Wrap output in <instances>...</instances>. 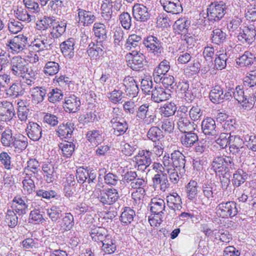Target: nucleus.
I'll return each mask as SVG.
<instances>
[{
  "mask_svg": "<svg viewBox=\"0 0 256 256\" xmlns=\"http://www.w3.org/2000/svg\"><path fill=\"white\" fill-rule=\"evenodd\" d=\"M160 3L168 12L177 14L182 10L178 0H160Z\"/></svg>",
  "mask_w": 256,
  "mask_h": 256,
  "instance_id": "26",
  "label": "nucleus"
},
{
  "mask_svg": "<svg viewBox=\"0 0 256 256\" xmlns=\"http://www.w3.org/2000/svg\"><path fill=\"white\" fill-rule=\"evenodd\" d=\"M127 96L136 97L138 92V88L134 78L132 76H126L123 80V85Z\"/></svg>",
  "mask_w": 256,
  "mask_h": 256,
  "instance_id": "20",
  "label": "nucleus"
},
{
  "mask_svg": "<svg viewBox=\"0 0 256 256\" xmlns=\"http://www.w3.org/2000/svg\"><path fill=\"white\" fill-rule=\"evenodd\" d=\"M170 68V62L164 60L160 62L159 65L155 68L153 72L154 80L156 83H160L161 79L166 76Z\"/></svg>",
  "mask_w": 256,
  "mask_h": 256,
  "instance_id": "27",
  "label": "nucleus"
},
{
  "mask_svg": "<svg viewBox=\"0 0 256 256\" xmlns=\"http://www.w3.org/2000/svg\"><path fill=\"white\" fill-rule=\"evenodd\" d=\"M86 138L92 144L97 146L104 140V136L102 130L95 129L88 130Z\"/></svg>",
  "mask_w": 256,
  "mask_h": 256,
  "instance_id": "38",
  "label": "nucleus"
},
{
  "mask_svg": "<svg viewBox=\"0 0 256 256\" xmlns=\"http://www.w3.org/2000/svg\"><path fill=\"white\" fill-rule=\"evenodd\" d=\"M56 21V20L53 16H44L38 22L36 26L40 30H46L48 28L50 30Z\"/></svg>",
  "mask_w": 256,
  "mask_h": 256,
  "instance_id": "57",
  "label": "nucleus"
},
{
  "mask_svg": "<svg viewBox=\"0 0 256 256\" xmlns=\"http://www.w3.org/2000/svg\"><path fill=\"white\" fill-rule=\"evenodd\" d=\"M172 168L176 169L181 174L185 172V156L178 150H175L171 154Z\"/></svg>",
  "mask_w": 256,
  "mask_h": 256,
  "instance_id": "18",
  "label": "nucleus"
},
{
  "mask_svg": "<svg viewBox=\"0 0 256 256\" xmlns=\"http://www.w3.org/2000/svg\"><path fill=\"white\" fill-rule=\"evenodd\" d=\"M244 86L254 90L256 89V69L248 72L244 78Z\"/></svg>",
  "mask_w": 256,
  "mask_h": 256,
  "instance_id": "53",
  "label": "nucleus"
},
{
  "mask_svg": "<svg viewBox=\"0 0 256 256\" xmlns=\"http://www.w3.org/2000/svg\"><path fill=\"white\" fill-rule=\"evenodd\" d=\"M110 125L114 130V134L117 136L123 135L128 128V124L125 119L110 124Z\"/></svg>",
  "mask_w": 256,
  "mask_h": 256,
  "instance_id": "49",
  "label": "nucleus"
},
{
  "mask_svg": "<svg viewBox=\"0 0 256 256\" xmlns=\"http://www.w3.org/2000/svg\"><path fill=\"white\" fill-rule=\"evenodd\" d=\"M136 216L134 211L130 207H125L121 214L120 220L124 225L130 224Z\"/></svg>",
  "mask_w": 256,
  "mask_h": 256,
  "instance_id": "51",
  "label": "nucleus"
},
{
  "mask_svg": "<svg viewBox=\"0 0 256 256\" xmlns=\"http://www.w3.org/2000/svg\"><path fill=\"white\" fill-rule=\"evenodd\" d=\"M150 210L152 213L156 215H162L165 210L166 204L164 200L154 198L151 200Z\"/></svg>",
  "mask_w": 256,
  "mask_h": 256,
  "instance_id": "35",
  "label": "nucleus"
},
{
  "mask_svg": "<svg viewBox=\"0 0 256 256\" xmlns=\"http://www.w3.org/2000/svg\"><path fill=\"white\" fill-rule=\"evenodd\" d=\"M60 202H56L50 208L46 210V214L50 220L56 222L62 216V212L64 211L66 206L62 199Z\"/></svg>",
  "mask_w": 256,
  "mask_h": 256,
  "instance_id": "14",
  "label": "nucleus"
},
{
  "mask_svg": "<svg viewBox=\"0 0 256 256\" xmlns=\"http://www.w3.org/2000/svg\"><path fill=\"white\" fill-rule=\"evenodd\" d=\"M119 21L122 28L126 30H130L132 26V18L128 12H124L119 15Z\"/></svg>",
  "mask_w": 256,
  "mask_h": 256,
  "instance_id": "59",
  "label": "nucleus"
},
{
  "mask_svg": "<svg viewBox=\"0 0 256 256\" xmlns=\"http://www.w3.org/2000/svg\"><path fill=\"white\" fill-rule=\"evenodd\" d=\"M162 132L157 126H152L148 130L147 136L148 138L156 142L160 141V140L163 138Z\"/></svg>",
  "mask_w": 256,
  "mask_h": 256,
  "instance_id": "62",
  "label": "nucleus"
},
{
  "mask_svg": "<svg viewBox=\"0 0 256 256\" xmlns=\"http://www.w3.org/2000/svg\"><path fill=\"white\" fill-rule=\"evenodd\" d=\"M142 44L148 52L154 58H160L164 52L163 44L154 35H148L142 40Z\"/></svg>",
  "mask_w": 256,
  "mask_h": 256,
  "instance_id": "3",
  "label": "nucleus"
},
{
  "mask_svg": "<svg viewBox=\"0 0 256 256\" xmlns=\"http://www.w3.org/2000/svg\"><path fill=\"white\" fill-rule=\"evenodd\" d=\"M226 11V5L224 2L212 4L207 8L206 17L210 22L214 24L219 22L224 16Z\"/></svg>",
  "mask_w": 256,
  "mask_h": 256,
  "instance_id": "4",
  "label": "nucleus"
},
{
  "mask_svg": "<svg viewBox=\"0 0 256 256\" xmlns=\"http://www.w3.org/2000/svg\"><path fill=\"white\" fill-rule=\"evenodd\" d=\"M42 168L44 180L48 183L53 182L56 178L54 166L50 163L44 164Z\"/></svg>",
  "mask_w": 256,
  "mask_h": 256,
  "instance_id": "40",
  "label": "nucleus"
},
{
  "mask_svg": "<svg viewBox=\"0 0 256 256\" xmlns=\"http://www.w3.org/2000/svg\"><path fill=\"white\" fill-rule=\"evenodd\" d=\"M74 224V218L70 212L65 213L62 220L59 221V225L62 231L70 230Z\"/></svg>",
  "mask_w": 256,
  "mask_h": 256,
  "instance_id": "39",
  "label": "nucleus"
},
{
  "mask_svg": "<svg viewBox=\"0 0 256 256\" xmlns=\"http://www.w3.org/2000/svg\"><path fill=\"white\" fill-rule=\"evenodd\" d=\"M142 40V37L136 34L130 35L124 44V50L132 51V50L140 52V46Z\"/></svg>",
  "mask_w": 256,
  "mask_h": 256,
  "instance_id": "30",
  "label": "nucleus"
},
{
  "mask_svg": "<svg viewBox=\"0 0 256 256\" xmlns=\"http://www.w3.org/2000/svg\"><path fill=\"white\" fill-rule=\"evenodd\" d=\"M177 124L179 130L182 133L192 131L195 129L194 123L191 122L188 117L184 118L182 116L181 118H179Z\"/></svg>",
  "mask_w": 256,
  "mask_h": 256,
  "instance_id": "50",
  "label": "nucleus"
},
{
  "mask_svg": "<svg viewBox=\"0 0 256 256\" xmlns=\"http://www.w3.org/2000/svg\"><path fill=\"white\" fill-rule=\"evenodd\" d=\"M112 0H103L100 7L102 16L106 20L109 21L112 14Z\"/></svg>",
  "mask_w": 256,
  "mask_h": 256,
  "instance_id": "42",
  "label": "nucleus"
},
{
  "mask_svg": "<svg viewBox=\"0 0 256 256\" xmlns=\"http://www.w3.org/2000/svg\"><path fill=\"white\" fill-rule=\"evenodd\" d=\"M177 107L174 103L166 102L160 108L161 114L164 117L171 116L175 114Z\"/></svg>",
  "mask_w": 256,
  "mask_h": 256,
  "instance_id": "55",
  "label": "nucleus"
},
{
  "mask_svg": "<svg viewBox=\"0 0 256 256\" xmlns=\"http://www.w3.org/2000/svg\"><path fill=\"white\" fill-rule=\"evenodd\" d=\"M77 11L78 22L83 26H88L96 20V17L92 12L87 11L82 8H78Z\"/></svg>",
  "mask_w": 256,
  "mask_h": 256,
  "instance_id": "28",
  "label": "nucleus"
},
{
  "mask_svg": "<svg viewBox=\"0 0 256 256\" xmlns=\"http://www.w3.org/2000/svg\"><path fill=\"white\" fill-rule=\"evenodd\" d=\"M190 24V21L186 18H182L178 20L175 22L174 26V29L178 31V33H186L188 28Z\"/></svg>",
  "mask_w": 256,
  "mask_h": 256,
  "instance_id": "58",
  "label": "nucleus"
},
{
  "mask_svg": "<svg viewBox=\"0 0 256 256\" xmlns=\"http://www.w3.org/2000/svg\"><path fill=\"white\" fill-rule=\"evenodd\" d=\"M256 90H252L250 88H246L244 90L240 86H237L233 96L234 98L240 104L244 110H250L253 104L256 100Z\"/></svg>",
  "mask_w": 256,
  "mask_h": 256,
  "instance_id": "1",
  "label": "nucleus"
},
{
  "mask_svg": "<svg viewBox=\"0 0 256 256\" xmlns=\"http://www.w3.org/2000/svg\"><path fill=\"white\" fill-rule=\"evenodd\" d=\"M74 130V124L70 121L64 122L60 124L56 130V134L61 139L71 138Z\"/></svg>",
  "mask_w": 256,
  "mask_h": 256,
  "instance_id": "21",
  "label": "nucleus"
},
{
  "mask_svg": "<svg viewBox=\"0 0 256 256\" xmlns=\"http://www.w3.org/2000/svg\"><path fill=\"white\" fill-rule=\"evenodd\" d=\"M216 190V186L214 183L206 182L202 186V194L208 200H212Z\"/></svg>",
  "mask_w": 256,
  "mask_h": 256,
  "instance_id": "60",
  "label": "nucleus"
},
{
  "mask_svg": "<svg viewBox=\"0 0 256 256\" xmlns=\"http://www.w3.org/2000/svg\"><path fill=\"white\" fill-rule=\"evenodd\" d=\"M119 198L117 190L108 188L100 190L98 198L103 205H111L114 204Z\"/></svg>",
  "mask_w": 256,
  "mask_h": 256,
  "instance_id": "9",
  "label": "nucleus"
},
{
  "mask_svg": "<svg viewBox=\"0 0 256 256\" xmlns=\"http://www.w3.org/2000/svg\"><path fill=\"white\" fill-rule=\"evenodd\" d=\"M14 116V110L11 102L5 100L0 102V120L8 122Z\"/></svg>",
  "mask_w": 256,
  "mask_h": 256,
  "instance_id": "13",
  "label": "nucleus"
},
{
  "mask_svg": "<svg viewBox=\"0 0 256 256\" xmlns=\"http://www.w3.org/2000/svg\"><path fill=\"white\" fill-rule=\"evenodd\" d=\"M226 34L221 29H214L211 34V40L212 43L216 44H220L224 43L226 40Z\"/></svg>",
  "mask_w": 256,
  "mask_h": 256,
  "instance_id": "54",
  "label": "nucleus"
},
{
  "mask_svg": "<svg viewBox=\"0 0 256 256\" xmlns=\"http://www.w3.org/2000/svg\"><path fill=\"white\" fill-rule=\"evenodd\" d=\"M27 166L24 168V172H30L32 176H36L40 170V164L35 158H30L27 162Z\"/></svg>",
  "mask_w": 256,
  "mask_h": 256,
  "instance_id": "52",
  "label": "nucleus"
},
{
  "mask_svg": "<svg viewBox=\"0 0 256 256\" xmlns=\"http://www.w3.org/2000/svg\"><path fill=\"white\" fill-rule=\"evenodd\" d=\"M170 96V90H166L160 86H156L152 90V100L156 102L159 103L166 100L169 99Z\"/></svg>",
  "mask_w": 256,
  "mask_h": 256,
  "instance_id": "22",
  "label": "nucleus"
},
{
  "mask_svg": "<svg viewBox=\"0 0 256 256\" xmlns=\"http://www.w3.org/2000/svg\"><path fill=\"white\" fill-rule=\"evenodd\" d=\"M256 58V56L253 53L247 50L238 58L236 63L239 64L240 66H250L254 64Z\"/></svg>",
  "mask_w": 256,
  "mask_h": 256,
  "instance_id": "47",
  "label": "nucleus"
},
{
  "mask_svg": "<svg viewBox=\"0 0 256 256\" xmlns=\"http://www.w3.org/2000/svg\"><path fill=\"white\" fill-rule=\"evenodd\" d=\"M87 52L90 58L96 60L102 56L106 49V43L96 42V44L91 42L89 44Z\"/></svg>",
  "mask_w": 256,
  "mask_h": 256,
  "instance_id": "19",
  "label": "nucleus"
},
{
  "mask_svg": "<svg viewBox=\"0 0 256 256\" xmlns=\"http://www.w3.org/2000/svg\"><path fill=\"white\" fill-rule=\"evenodd\" d=\"M216 212L222 218H232L238 212L236 204L233 201L222 202L217 206Z\"/></svg>",
  "mask_w": 256,
  "mask_h": 256,
  "instance_id": "8",
  "label": "nucleus"
},
{
  "mask_svg": "<svg viewBox=\"0 0 256 256\" xmlns=\"http://www.w3.org/2000/svg\"><path fill=\"white\" fill-rule=\"evenodd\" d=\"M198 184L194 180H190L186 186L187 198L188 200H196L198 194Z\"/></svg>",
  "mask_w": 256,
  "mask_h": 256,
  "instance_id": "46",
  "label": "nucleus"
},
{
  "mask_svg": "<svg viewBox=\"0 0 256 256\" xmlns=\"http://www.w3.org/2000/svg\"><path fill=\"white\" fill-rule=\"evenodd\" d=\"M243 144H244V140L242 139L238 136L230 134L229 150L230 152Z\"/></svg>",
  "mask_w": 256,
  "mask_h": 256,
  "instance_id": "61",
  "label": "nucleus"
},
{
  "mask_svg": "<svg viewBox=\"0 0 256 256\" xmlns=\"http://www.w3.org/2000/svg\"><path fill=\"white\" fill-rule=\"evenodd\" d=\"M152 152L148 150H140L134 157L138 170L144 171L152 164Z\"/></svg>",
  "mask_w": 256,
  "mask_h": 256,
  "instance_id": "12",
  "label": "nucleus"
},
{
  "mask_svg": "<svg viewBox=\"0 0 256 256\" xmlns=\"http://www.w3.org/2000/svg\"><path fill=\"white\" fill-rule=\"evenodd\" d=\"M16 136H13L12 132L8 128H6L1 133L0 142L2 146L6 148H10Z\"/></svg>",
  "mask_w": 256,
  "mask_h": 256,
  "instance_id": "43",
  "label": "nucleus"
},
{
  "mask_svg": "<svg viewBox=\"0 0 256 256\" xmlns=\"http://www.w3.org/2000/svg\"><path fill=\"white\" fill-rule=\"evenodd\" d=\"M28 138L22 134H16L10 148H14V150L16 152H21L24 150L28 146Z\"/></svg>",
  "mask_w": 256,
  "mask_h": 256,
  "instance_id": "34",
  "label": "nucleus"
},
{
  "mask_svg": "<svg viewBox=\"0 0 256 256\" xmlns=\"http://www.w3.org/2000/svg\"><path fill=\"white\" fill-rule=\"evenodd\" d=\"M49 92H48V100L52 103H56L60 101L63 98L62 92L58 88H48Z\"/></svg>",
  "mask_w": 256,
  "mask_h": 256,
  "instance_id": "56",
  "label": "nucleus"
},
{
  "mask_svg": "<svg viewBox=\"0 0 256 256\" xmlns=\"http://www.w3.org/2000/svg\"><path fill=\"white\" fill-rule=\"evenodd\" d=\"M130 54L132 56V58L128 62V66L134 70H140L145 64L144 55L136 50H132V53Z\"/></svg>",
  "mask_w": 256,
  "mask_h": 256,
  "instance_id": "15",
  "label": "nucleus"
},
{
  "mask_svg": "<svg viewBox=\"0 0 256 256\" xmlns=\"http://www.w3.org/2000/svg\"><path fill=\"white\" fill-rule=\"evenodd\" d=\"M53 40L49 34H39L31 42L30 46L36 51L42 52L44 50H51L52 47Z\"/></svg>",
  "mask_w": 256,
  "mask_h": 256,
  "instance_id": "5",
  "label": "nucleus"
},
{
  "mask_svg": "<svg viewBox=\"0 0 256 256\" xmlns=\"http://www.w3.org/2000/svg\"><path fill=\"white\" fill-rule=\"evenodd\" d=\"M48 87L36 86L30 89V93L32 96V100L36 104L42 102L48 94Z\"/></svg>",
  "mask_w": 256,
  "mask_h": 256,
  "instance_id": "29",
  "label": "nucleus"
},
{
  "mask_svg": "<svg viewBox=\"0 0 256 256\" xmlns=\"http://www.w3.org/2000/svg\"><path fill=\"white\" fill-rule=\"evenodd\" d=\"M75 44V40L73 38H70L60 44L61 52L64 57L71 58L74 56Z\"/></svg>",
  "mask_w": 256,
  "mask_h": 256,
  "instance_id": "32",
  "label": "nucleus"
},
{
  "mask_svg": "<svg viewBox=\"0 0 256 256\" xmlns=\"http://www.w3.org/2000/svg\"><path fill=\"white\" fill-rule=\"evenodd\" d=\"M64 108L66 112H76L80 108V102L78 98L72 94L65 98Z\"/></svg>",
  "mask_w": 256,
  "mask_h": 256,
  "instance_id": "24",
  "label": "nucleus"
},
{
  "mask_svg": "<svg viewBox=\"0 0 256 256\" xmlns=\"http://www.w3.org/2000/svg\"><path fill=\"white\" fill-rule=\"evenodd\" d=\"M256 31L252 28H246L240 32L237 36L238 40L242 43L252 44L255 40Z\"/></svg>",
  "mask_w": 256,
  "mask_h": 256,
  "instance_id": "25",
  "label": "nucleus"
},
{
  "mask_svg": "<svg viewBox=\"0 0 256 256\" xmlns=\"http://www.w3.org/2000/svg\"><path fill=\"white\" fill-rule=\"evenodd\" d=\"M28 44V38L24 35L19 34L8 41L6 46L12 52L18 54L26 49Z\"/></svg>",
  "mask_w": 256,
  "mask_h": 256,
  "instance_id": "11",
  "label": "nucleus"
},
{
  "mask_svg": "<svg viewBox=\"0 0 256 256\" xmlns=\"http://www.w3.org/2000/svg\"><path fill=\"white\" fill-rule=\"evenodd\" d=\"M136 118L138 120L142 122L146 125L152 124L156 119L154 108L148 102L142 104L136 108Z\"/></svg>",
  "mask_w": 256,
  "mask_h": 256,
  "instance_id": "2",
  "label": "nucleus"
},
{
  "mask_svg": "<svg viewBox=\"0 0 256 256\" xmlns=\"http://www.w3.org/2000/svg\"><path fill=\"white\" fill-rule=\"evenodd\" d=\"M66 27V23L64 22L56 21L50 30V35L53 38H58L62 36L65 32Z\"/></svg>",
  "mask_w": 256,
  "mask_h": 256,
  "instance_id": "44",
  "label": "nucleus"
},
{
  "mask_svg": "<svg viewBox=\"0 0 256 256\" xmlns=\"http://www.w3.org/2000/svg\"><path fill=\"white\" fill-rule=\"evenodd\" d=\"M14 15L18 20L26 22H30L34 18V16L28 12L26 7L18 6L14 12Z\"/></svg>",
  "mask_w": 256,
  "mask_h": 256,
  "instance_id": "45",
  "label": "nucleus"
},
{
  "mask_svg": "<svg viewBox=\"0 0 256 256\" xmlns=\"http://www.w3.org/2000/svg\"><path fill=\"white\" fill-rule=\"evenodd\" d=\"M198 140V138L196 133L190 131L184 133L180 138L182 145L186 148H191Z\"/></svg>",
  "mask_w": 256,
  "mask_h": 256,
  "instance_id": "37",
  "label": "nucleus"
},
{
  "mask_svg": "<svg viewBox=\"0 0 256 256\" xmlns=\"http://www.w3.org/2000/svg\"><path fill=\"white\" fill-rule=\"evenodd\" d=\"M132 15L136 21L146 22L150 18L148 8L142 4H136L132 8Z\"/></svg>",
  "mask_w": 256,
  "mask_h": 256,
  "instance_id": "16",
  "label": "nucleus"
},
{
  "mask_svg": "<svg viewBox=\"0 0 256 256\" xmlns=\"http://www.w3.org/2000/svg\"><path fill=\"white\" fill-rule=\"evenodd\" d=\"M116 240L112 238L111 236H107V238L101 244L102 251L107 254H110L115 252L116 249Z\"/></svg>",
  "mask_w": 256,
  "mask_h": 256,
  "instance_id": "48",
  "label": "nucleus"
},
{
  "mask_svg": "<svg viewBox=\"0 0 256 256\" xmlns=\"http://www.w3.org/2000/svg\"><path fill=\"white\" fill-rule=\"evenodd\" d=\"M31 200L26 196H16L12 200V210L19 216L26 214L28 210Z\"/></svg>",
  "mask_w": 256,
  "mask_h": 256,
  "instance_id": "7",
  "label": "nucleus"
},
{
  "mask_svg": "<svg viewBox=\"0 0 256 256\" xmlns=\"http://www.w3.org/2000/svg\"><path fill=\"white\" fill-rule=\"evenodd\" d=\"M232 98L231 93L230 92H226L224 94L223 88L219 84H216L212 86L210 92V100L214 104H219L224 100H228Z\"/></svg>",
  "mask_w": 256,
  "mask_h": 256,
  "instance_id": "10",
  "label": "nucleus"
},
{
  "mask_svg": "<svg viewBox=\"0 0 256 256\" xmlns=\"http://www.w3.org/2000/svg\"><path fill=\"white\" fill-rule=\"evenodd\" d=\"M166 201L168 208L173 210L176 214L182 208V202L180 196L176 192H173L166 196Z\"/></svg>",
  "mask_w": 256,
  "mask_h": 256,
  "instance_id": "31",
  "label": "nucleus"
},
{
  "mask_svg": "<svg viewBox=\"0 0 256 256\" xmlns=\"http://www.w3.org/2000/svg\"><path fill=\"white\" fill-rule=\"evenodd\" d=\"M93 31L97 38L96 42L106 43L107 38L106 26L100 22H96L93 26Z\"/></svg>",
  "mask_w": 256,
  "mask_h": 256,
  "instance_id": "36",
  "label": "nucleus"
},
{
  "mask_svg": "<svg viewBox=\"0 0 256 256\" xmlns=\"http://www.w3.org/2000/svg\"><path fill=\"white\" fill-rule=\"evenodd\" d=\"M228 59L226 52L216 54L214 60V67L218 70L224 69L226 66V60Z\"/></svg>",
  "mask_w": 256,
  "mask_h": 256,
  "instance_id": "63",
  "label": "nucleus"
},
{
  "mask_svg": "<svg viewBox=\"0 0 256 256\" xmlns=\"http://www.w3.org/2000/svg\"><path fill=\"white\" fill-rule=\"evenodd\" d=\"M247 178V174L242 170H237L233 174L232 184L234 186L238 187L244 183Z\"/></svg>",
  "mask_w": 256,
  "mask_h": 256,
  "instance_id": "64",
  "label": "nucleus"
},
{
  "mask_svg": "<svg viewBox=\"0 0 256 256\" xmlns=\"http://www.w3.org/2000/svg\"><path fill=\"white\" fill-rule=\"evenodd\" d=\"M202 130L203 133L208 136L216 137L219 134L215 120L211 118H206L202 122Z\"/></svg>",
  "mask_w": 256,
  "mask_h": 256,
  "instance_id": "17",
  "label": "nucleus"
},
{
  "mask_svg": "<svg viewBox=\"0 0 256 256\" xmlns=\"http://www.w3.org/2000/svg\"><path fill=\"white\" fill-rule=\"evenodd\" d=\"M26 132L28 137L34 141L38 140L42 136V127L36 122H29Z\"/></svg>",
  "mask_w": 256,
  "mask_h": 256,
  "instance_id": "23",
  "label": "nucleus"
},
{
  "mask_svg": "<svg viewBox=\"0 0 256 256\" xmlns=\"http://www.w3.org/2000/svg\"><path fill=\"white\" fill-rule=\"evenodd\" d=\"M28 64L20 56H14L10 62V72L16 78H20L28 70Z\"/></svg>",
  "mask_w": 256,
  "mask_h": 256,
  "instance_id": "6",
  "label": "nucleus"
},
{
  "mask_svg": "<svg viewBox=\"0 0 256 256\" xmlns=\"http://www.w3.org/2000/svg\"><path fill=\"white\" fill-rule=\"evenodd\" d=\"M90 235L94 242H102L107 238V236H110L108 234V232L106 228L102 227H94L90 228Z\"/></svg>",
  "mask_w": 256,
  "mask_h": 256,
  "instance_id": "33",
  "label": "nucleus"
},
{
  "mask_svg": "<svg viewBox=\"0 0 256 256\" xmlns=\"http://www.w3.org/2000/svg\"><path fill=\"white\" fill-rule=\"evenodd\" d=\"M60 70V66L58 62L50 60L46 62L42 71L46 76H52L57 74Z\"/></svg>",
  "mask_w": 256,
  "mask_h": 256,
  "instance_id": "41",
  "label": "nucleus"
}]
</instances>
